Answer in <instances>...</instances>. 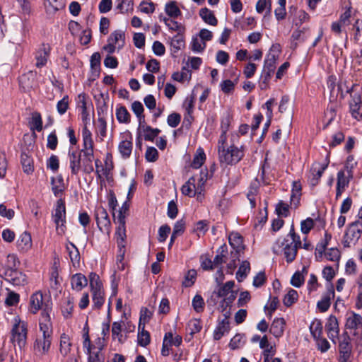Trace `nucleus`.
I'll list each match as a JSON object with an SVG mask.
<instances>
[{
    "instance_id": "nucleus-58",
    "label": "nucleus",
    "mask_w": 362,
    "mask_h": 362,
    "mask_svg": "<svg viewBox=\"0 0 362 362\" xmlns=\"http://www.w3.org/2000/svg\"><path fill=\"white\" fill-rule=\"evenodd\" d=\"M192 304L194 310L197 313H200L204 310V301L203 298L199 294L194 297Z\"/></svg>"
},
{
    "instance_id": "nucleus-7",
    "label": "nucleus",
    "mask_w": 362,
    "mask_h": 362,
    "mask_svg": "<svg viewBox=\"0 0 362 362\" xmlns=\"http://www.w3.org/2000/svg\"><path fill=\"white\" fill-rule=\"evenodd\" d=\"M88 277L92 292L93 306L95 309H99L105 301L103 284L99 276L95 273L91 272Z\"/></svg>"
},
{
    "instance_id": "nucleus-4",
    "label": "nucleus",
    "mask_w": 362,
    "mask_h": 362,
    "mask_svg": "<svg viewBox=\"0 0 362 362\" xmlns=\"http://www.w3.org/2000/svg\"><path fill=\"white\" fill-rule=\"evenodd\" d=\"M83 147L81 152L83 153V171L86 173H90L94 170L92 162L94 158L93 140L92 133L88 128V125L84 126L82 129Z\"/></svg>"
},
{
    "instance_id": "nucleus-18",
    "label": "nucleus",
    "mask_w": 362,
    "mask_h": 362,
    "mask_svg": "<svg viewBox=\"0 0 362 362\" xmlns=\"http://www.w3.org/2000/svg\"><path fill=\"white\" fill-rule=\"evenodd\" d=\"M68 158L71 173L76 175L79 173L81 167L83 168V165H81V151L69 150Z\"/></svg>"
},
{
    "instance_id": "nucleus-53",
    "label": "nucleus",
    "mask_w": 362,
    "mask_h": 362,
    "mask_svg": "<svg viewBox=\"0 0 362 362\" xmlns=\"http://www.w3.org/2000/svg\"><path fill=\"white\" fill-rule=\"evenodd\" d=\"M202 327V323L200 320L197 319H192L187 324V329L191 335L200 332Z\"/></svg>"
},
{
    "instance_id": "nucleus-56",
    "label": "nucleus",
    "mask_w": 362,
    "mask_h": 362,
    "mask_svg": "<svg viewBox=\"0 0 362 362\" xmlns=\"http://www.w3.org/2000/svg\"><path fill=\"white\" fill-rule=\"evenodd\" d=\"M319 286L320 284H318L317 276L315 274H311L307 282V289L309 293L316 291Z\"/></svg>"
},
{
    "instance_id": "nucleus-29",
    "label": "nucleus",
    "mask_w": 362,
    "mask_h": 362,
    "mask_svg": "<svg viewBox=\"0 0 362 362\" xmlns=\"http://www.w3.org/2000/svg\"><path fill=\"white\" fill-rule=\"evenodd\" d=\"M66 248L73 266L74 267H78L80 264V254L78 248L70 242L66 244Z\"/></svg>"
},
{
    "instance_id": "nucleus-50",
    "label": "nucleus",
    "mask_w": 362,
    "mask_h": 362,
    "mask_svg": "<svg viewBox=\"0 0 362 362\" xmlns=\"http://www.w3.org/2000/svg\"><path fill=\"white\" fill-rule=\"evenodd\" d=\"M112 335L114 339H117L119 342L123 343L124 339L122 334V325L119 322H114L112 325Z\"/></svg>"
},
{
    "instance_id": "nucleus-64",
    "label": "nucleus",
    "mask_w": 362,
    "mask_h": 362,
    "mask_svg": "<svg viewBox=\"0 0 362 362\" xmlns=\"http://www.w3.org/2000/svg\"><path fill=\"white\" fill-rule=\"evenodd\" d=\"M279 305V299L277 297L271 298L265 309L268 310L267 315L272 317V313L276 310Z\"/></svg>"
},
{
    "instance_id": "nucleus-12",
    "label": "nucleus",
    "mask_w": 362,
    "mask_h": 362,
    "mask_svg": "<svg viewBox=\"0 0 362 362\" xmlns=\"http://www.w3.org/2000/svg\"><path fill=\"white\" fill-rule=\"evenodd\" d=\"M354 86L355 85H353L351 89L346 90L347 93L351 94L349 111L354 118L360 120L362 118V101L361 94L354 92Z\"/></svg>"
},
{
    "instance_id": "nucleus-21",
    "label": "nucleus",
    "mask_w": 362,
    "mask_h": 362,
    "mask_svg": "<svg viewBox=\"0 0 362 362\" xmlns=\"http://www.w3.org/2000/svg\"><path fill=\"white\" fill-rule=\"evenodd\" d=\"M32 245V238L28 232L24 231L18 236L16 241V247L20 252H27L31 249Z\"/></svg>"
},
{
    "instance_id": "nucleus-17",
    "label": "nucleus",
    "mask_w": 362,
    "mask_h": 362,
    "mask_svg": "<svg viewBox=\"0 0 362 362\" xmlns=\"http://www.w3.org/2000/svg\"><path fill=\"white\" fill-rule=\"evenodd\" d=\"M334 297V290L332 284H328L327 291L325 292L320 300L317 303V309L322 312H326L330 307L331 300Z\"/></svg>"
},
{
    "instance_id": "nucleus-55",
    "label": "nucleus",
    "mask_w": 362,
    "mask_h": 362,
    "mask_svg": "<svg viewBox=\"0 0 362 362\" xmlns=\"http://www.w3.org/2000/svg\"><path fill=\"white\" fill-rule=\"evenodd\" d=\"M166 338H167V341L169 342L168 344H170V346H171L173 345L175 346H179L182 344V341L181 336H180L178 334L173 336L172 332L166 333L165 334L163 339H166Z\"/></svg>"
},
{
    "instance_id": "nucleus-28",
    "label": "nucleus",
    "mask_w": 362,
    "mask_h": 362,
    "mask_svg": "<svg viewBox=\"0 0 362 362\" xmlns=\"http://www.w3.org/2000/svg\"><path fill=\"white\" fill-rule=\"evenodd\" d=\"M52 189L56 197H60L64 191L65 187L62 175L53 177L51 179Z\"/></svg>"
},
{
    "instance_id": "nucleus-47",
    "label": "nucleus",
    "mask_w": 362,
    "mask_h": 362,
    "mask_svg": "<svg viewBox=\"0 0 362 362\" xmlns=\"http://www.w3.org/2000/svg\"><path fill=\"white\" fill-rule=\"evenodd\" d=\"M21 164L24 173L30 174L33 172L34 168L33 165V160L27 154L23 153L21 155Z\"/></svg>"
},
{
    "instance_id": "nucleus-14",
    "label": "nucleus",
    "mask_w": 362,
    "mask_h": 362,
    "mask_svg": "<svg viewBox=\"0 0 362 362\" xmlns=\"http://www.w3.org/2000/svg\"><path fill=\"white\" fill-rule=\"evenodd\" d=\"M48 309V315L50 316L52 308L43 301V296L40 291L34 293L30 298L29 310L33 314H36L40 310H42L41 313L45 309Z\"/></svg>"
},
{
    "instance_id": "nucleus-20",
    "label": "nucleus",
    "mask_w": 362,
    "mask_h": 362,
    "mask_svg": "<svg viewBox=\"0 0 362 362\" xmlns=\"http://www.w3.org/2000/svg\"><path fill=\"white\" fill-rule=\"evenodd\" d=\"M78 98V107L81 110V117L84 126L90 124V107L87 103V100L84 94H80Z\"/></svg>"
},
{
    "instance_id": "nucleus-13",
    "label": "nucleus",
    "mask_w": 362,
    "mask_h": 362,
    "mask_svg": "<svg viewBox=\"0 0 362 362\" xmlns=\"http://www.w3.org/2000/svg\"><path fill=\"white\" fill-rule=\"evenodd\" d=\"M0 276L6 281L14 286H23L27 283V278L24 273L17 269H5Z\"/></svg>"
},
{
    "instance_id": "nucleus-36",
    "label": "nucleus",
    "mask_w": 362,
    "mask_h": 362,
    "mask_svg": "<svg viewBox=\"0 0 362 362\" xmlns=\"http://www.w3.org/2000/svg\"><path fill=\"white\" fill-rule=\"evenodd\" d=\"M118 226L115 233L117 246H125L126 228L125 222H117Z\"/></svg>"
},
{
    "instance_id": "nucleus-23",
    "label": "nucleus",
    "mask_w": 362,
    "mask_h": 362,
    "mask_svg": "<svg viewBox=\"0 0 362 362\" xmlns=\"http://www.w3.org/2000/svg\"><path fill=\"white\" fill-rule=\"evenodd\" d=\"M339 353L343 362L349 360L351 351L350 338L348 335H343L339 341Z\"/></svg>"
},
{
    "instance_id": "nucleus-31",
    "label": "nucleus",
    "mask_w": 362,
    "mask_h": 362,
    "mask_svg": "<svg viewBox=\"0 0 362 362\" xmlns=\"http://www.w3.org/2000/svg\"><path fill=\"white\" fill-rule=\"evenodd\" d=\"M339 107V105L337 103H332L328 106L324 115V122L326 126L329 125L335 119Z\"/></svg>"
},
{
    "instance_id": "nucleus-15",
    "label": "nucleus",
    "mask_w": 362,
    "mask_h": 362,
    "mask_svg": "<svg viewBox=\"0 0 362 362\" xmlns=\"http://www.w3.org/2000/svg\"><path fill=\"white\" fill-rule=\"evenodd\" d=\"M133 137L129 132L121 134V140L118 144V151L124 159L130 157L133 149Z\"/></svg>"
},
{
    "instance_id": "nucleus-19",
    "label": "nucleus",
    "mask_w": 362,
    "mask_h": 362,
    "mask_svg": "<svg viewBox=\"0 0 362 362\" xmlns=\"http://www.w3.org/2000/svg\"><path fill=\"white\" fill-rule=\"evenodd\" d=\"M325 328L327 332L328 337L335 343L339 333V323L335 316L330 315L328 317Z\"/></svg>"
},
{
    "instance_id": "nucleus-1",
    "label": "nucleus",
    "mask_w": 362,
    "mask_h": 362,
    "mask_svg": "<svg viewBox=\"0 0 362 362\" xmlns=\"http://www.w3.org/2000/svg\"><path fill=\"white\" fill-rule=\"evenodd\" d=\"M48 311L47 308L44 310L39 319L40 331L42 335L36 338L33 345L34 351L38 356L47 354L52 343V324Z\"/></svg>"
},
{
    "instance_id": "nucleus-51",
    "label": "nucleus",
    "mask_w": 362,
    "mask_h": 362,
    "mask_svg": "<svg viewBox=\"0 0 362 362\" xmlns=\"http://www.w3.org/2000/svg\"><path fill=\"white\" fill-rule=\"evenodd\" d=\"M138 334V343L141 346H146L150 343V334L148 332L144 330V325H143L141 329L139 330Z\"/></svg>"
},
{
    "instance_id": "nucleus-10",
    "label": "nucleus",
    "mask_w": 362,
    "mask_h": 362,
    "mask_svg": "<svg viewBox=\"0 0 362 362\" xmlns=\"http://www.w3.org/2000/svg\"><path fill=\"white\" fill-rule=\"evenodd\" d=\"M95 218L99 230L109 235L111 228V222L106 209L102 206H98L95 211Z\"/></svg>"
},
{
    "instance_id": "nucleus-54",
    "label": "nucleus",
    "mask_w": 362,
    "mask_h": 362,
    "mask_svg": "<svg viewBox=\"0 0 362 362\" xmlns=\"http://www.w3.org/2000/svg\"><path fill=\"white\" fill-rule=\"evenodd\" d=\"M69 106V98L68 95H64L62 100L58 101L57 104V110L59 115H64L68 110Z\"/></svg>"
},
{
    "instance_id": "nucleus-38",
    "label": "nucleus",
    "mask_w": 362,
    "mask_h": 362,
    "mask_svg": "<svg viewBox=\"0 0 362 362\" xmlns=\"http://www.w3.org/2000/svg\"><path fill=\"white\" fill-rule=\"evenodd\" d=\"M275 61L276 58L274 54H269L265 59L263 71L267 74L266 79L269 78L272 73L274 72L275 69Z\"/></svg>"
},
{
    "instance_id": "nucleus-43",
    "label": "nucleus",
    "mask_w": 362,
    "mask_h": 362,
    "mask_svg": "<svg viewBox=\"0 0 362 362\" xmlns=\"http://www.w3.org/2000/svg\"><path fill=\"white\" fill-rule=\"evenodd\" d=\"M116 117L120 123H129L131 116L125 107L120 106L116 110Z\"/></svg>"
},
{
    "instance_id": "nucleus-45",
    "label": "nucleus",
    "mask_w": 362,
    "mask_h": 362,
    "mask_svg": "<svg viewBox=\"0 0 362 362\" xmlns=\"http://www.w3.org/2000/svg\"><path fill=\"white\" fill-rule=\"evenodd\" d=\"M71 344L69 336L63 334L60 338V353L63 356H66L71 351Z\"/></svg>"
},
{
    "instance_id": "nucleus-6",
    "label": "nucleus",
    "mask_w": 362,
    "mask_h": 362,
    "mask_svg": "<svg viewBox=\"0 0 362 362\" xmlns=\"http://www.w3.org/2000/svg\"><path fill=\"white\" fill-rule=\"evenodd\" d=\"M245 147L231 145L226 148H219L218 159L221 165H228L238 163L244 156Z\"/></svg>"
},
{
    "instance_id": "nucleus-2",
    "label": "nucleus",
    "mask_w": 362,
    "mask_h": 362,
    "mask_svg": "<svg viewBox=\"0 0 362 362\" xmlns=\"http://www.w3.org/2000/svg\"><path fill=\"white\" fill-rule=\"evenodd\" d=\"M301 247L300 237L295 233L292 225L287 237L278 239L273 250L275 253L283 252L286 262L291 263L295 259L298 249Z\"/></svg>"
},
{
    "instance_id": "nucleus-16",
    "label": "nucleus",
    "mask_w": 362,
    "mask_h": 362,
    "mask_svg": "<svg viewBox=\"0 0 362 362\" xmlns=\"http://www.w3.org/2000/svg\"><path fill=\"white\" fill-rule=\"evenodd\" d=\"M328 164L329 161L327 160L324 163H315L313 164L308 176L309 182L312 186H315L318 184L319 180L324 171L327 168Z\"/></svg>"
},
{
    "instance_id": "nucleus-8",
    "label": "nucleus",
    "mask_w": 362,
    "mask_h": 362,
    "mask_svg": "<svg viewBox=\"0 0 362 362\" xmlns=\"http://www.w3.org/2000/svg\"><path fill=\"white\" fill-rule=\"evenodd\" d=\"M52 217L56 225L57 234L64 235L66 230V208L62 199L57 200Z\"/></svg>"
},
{
    "instance_id": "nucleus-33",
    "label": "nucleus",
    "mask_w": 362,
    "mask_h": 362,
    "mask_svg": "<svg viewBox=\"0 0 362 362\" xmlns=\"http://www.w3.org/2000/svg\"><path fill=\"white\" fill-rule=\"evenodd\" d=\"M170 50L173 53L178 52L180 49L185 47V39L183 35L177 34L173 37L170 42Z\"/></svg>"
},
{
    "instance_id": "nucleus-49",
    "label": "nucleus",
    "mask_w": 362,
    "mask_h": 362,
    "mask_svg": "<svg viewBox=\"0 0 362 362\" xmlns=\"http://www.w3.org/2000/svg\"><path fill=\"white\" fill-rule=\"evenodd\" d=\"M250 270V265L249 262L243 261L240 264L238 271L236 273V278L238 281H243Z\"/></svg>"
},
{
    "instance_id": "nucleus-41",
    "label": "nucleus",
    "mask_w": 362,
    "mask_h": 362,
    "mask_svg": "<svg viewBox=\"0 0 362 362\" xmlns=\"http://www.w3.org/2000/svg\"><path fill=\"white\" fill-rule=\"evenodd\" d=\"M132 110L138 118L139 124L145 123V117L143 114L144 107L141 102L134 101L132 104Z\"/></svg>"
},
{
    "instance_id": "nucleus-3",
    "label": "nucleus",
    "mask_w": 362,
    "mask_h": 362,
    "mask_svg": "<svg viewBox=\"0 0 362 362\" xmlns=\"http://www.w3.org/2000/svg\"><path fill=\"white\" fill-rule=\"evenodd\" d=\"M28 325L18 316L13 317L12 320V328L11 330L10 341L16 349L22 350L27 344Z\"/></svg>"
},
{
    "instance_id": "nucleus-59",
    "label": "nucleus",
    "mask_w": 362,
    "mask_h": 362,
    "mask_svg": "<svg viewBox=\"0 0 362 362\" xmlns=\"http://www.w3.org/2000/svg\"><path fill=\"white\" fill-rule=\"evenodd\" d=\"M325 257L332 262H337L340 258V252L337 248H329L325 253Z\"/></svg>"
},
{
    "instance_id": "nucleus-34",
    "label": "nucleus",
    "mask_w": 362,
    "mask_h": 362,
    "mask_svg": "<svg viewBox=\"0 0 362 362\" xmlns=\"http://www.w3.org/2000/svg\"><path fill=\"white\" fill-rule=\"evenodd\" d=\"M124 32L122 30H115L110 35L108 42H112L117 47V49H120L124 44Z\"/></svg>"
},
{
    "instance_id": "nucleus-9",
    "label": "nucleus",
    "mask_w": 362,
    "mask_h": 362,
    "mask_svg": "<svg viewBox=\"0 0 362 362\" xmlns=\"http://www.w3.org/2000/svg\"><path fill=\"white\" fill-rule=\"evenodd\" d=\"M362 232V221L357 220L351 223L344 235V246L349 247L360 238Z\"/></svg>"
},
{
    "instance_id": "nucleus-30",
    "label": "nucleus",
    "mask_w": 362,
    "mask_h": 362,
    "mask_svg": "<svg viewBox=\"0 0 362 362\" xmlns=\"http://www.w3.org/2000/svg\"><path fill=\"white\" fill-rule=\"evenodd\" d=\"M308 271V267L304 266L301 271H298L294 273L291 279V284L296 287H300L305 281V276L307 275Z\"/></svg>"
},
{
    "instance_id": "nucleus-25",
    "label": "nucleus",
    "mask_w": 362,
    "mask_h": 362,
    "mask_svg": "<svg viewBox=\"0 0 362 362\" xmlns=\"http://www.w3.org/2000/svg\"><path fill=\"white\" fill-rule=\"evenodd\" d=\"M286 321L282 317L275 318L270 327L269 332L276 337H281L284 332Z\"/></svg>"
},
{
    "instance_id": "nucleus-35",
    "label": "nucleus",
    "mask_w": 362,
    "mask_h": 362,
    "mask_svg": "<svg viewBox=\"0 0 362 362\" xmlns=\"http://www.w3.org/2000/svg\"><path fill=\"white\" fill-rule=\"evenodd\" d=\"M229 243L237 252L243 250V241L242 236L238 233H231L229 235Z\"/></svg>"
},
{
    "instance_id": "nucleus-37",
    "label": "nucleus",
    "mask_w": 362,
    "mask_h": 362,
    "mask_svg": "<svg viewBox=\"0 0 362 362\" xmlns=\"http://www.w3.org/2000/svg\"><path fill=\"white\" fill-rule=\"evenodd\" d=\"M199 15L203 21L211 25H216L218 21L213 12L207 8H202L199 11Z\"/></svg>"
},
{
    "instance_id": "nucleus-57",
    "label": "nucleus",
    "mask_w": 362,
    "mask_h": 362,
    "mask_svg": "<svg viewBox=\"0 0 362 362\" xmlns=\"http://www.w3.org/2000/svg\"><path fill=\"white\" fill-rule=\"evenodd\" d=\"M197 278V271L194 269H190L187 273L185 280L183 281V285L185 287L192 286L195 282Z\"/></svg>"
},
{
    "instance_id": "nucleus-32",
    "label": "nucleus",
    "mask_w": 362,
    "mask_h": 362,
    "mask_svg": "<svg viewBox=\"0 0 362 362\" xmlns=\"http://www.w3.org/2000/svg\"><path fill=\"white\" fill-rule=\"evenodd\" d=\"M206 160V154L202 147H199L194 155L193 160L191 163V167L194 169H198L202 167Z\"/></svg>"
},
{
    "instance_id": "nucleus-61",
    "label": "nucleus",
    "mask_w": 362,
    "mask_h": 362,
    "mask_svg": "<svg viewBox=\"0 0 362 362\" xmlns=\"http://www.w3.org/2000/svg\"><path fill=\"white\" fill-rule=\"evenodd\" d=\"M315 223L313 218H307L300 223V230L303 234H308L314 227Z\"/></svg>"
},
{
    "instance_id": "nucleus-46",
    "label": "nucleus",
    "mask_w": 362,
    "mask_h": 362,
    "mask_svg": "<svg viewBox=\"0 0 362 362\" xmlns=\"http://www.w3.org/2000/svg\"><path fill=\"white\" fill-rule=\"evenodd\" d=\"M310 331L313 337L316 339L322 336V324L320 320H313L310 325Z\"/></svg>"
},
{
    "instance_id": "nucleus-63",
    "label": "nucleus",
    "mask_w": 362,
    "mask_h": 362,
    "mask_svg": "<svg viewBox=\"0 0 362 362\" xmlns=\"http://www.w3.org/2000/svg\"><path fill=\"white\" fill-rule=\"evenodd\" d=\"M220 88L224 93L228 94L234 90L235 83L229 79L224 80L220 83Z\"/></svg>"
},
{
    "instance_id": "nucleus-52",
    "label": "nucleus",
    "mask_w": 362,
    "mask_h": 362,
    "mask_svg": "<svg viewBox=\"0 0 362 362\" xmlns=\"http://www.w3.org/2000/svg\"><path fill=\"white\" fill-rule=\"evenodd\" d=\"M190 46L193 52H201L205 49L206 42H203V40H201L198 37H193Z\"/></svg>"
},
{
    "instance_id": "nucleus-44",
    "label": "nucleus",
    "mask_w": 362,
    "mask_h": 362,
    "mask_svg": "<svg viewBox=\"0 0 362 362\" xmlns=\"http://www.w3.org/2000/svg\"><path fill=\"white\" fill-rule=\"evenodd\" d=\"M165 11L170 18H177L181 15V11L175 1L166 4Z\"/></svg>"
},
{
    "instance_id": "nucleus-11",
    "label": "nucleus",
    "mask_w": 362,
    "mask_h": 362,
    "mask_svg": "<svg viewBox=\"0 0 362 362\" xmlns=\"http://www.w3.org/2000/svg\"><path fill=\"white\" fill-rule=\"evenodd\" d=\"M346 329L357 337L362 334V316L354 312L347 314L345 324Z\"/></svg>"
},
{
    "instance_id": "nucleus-22",
    "label": "nucleus",
    "mask_w": 362,
    "mask_h": 362,
    "mask_svg": "<svg viewBox=\"0 0 362 362\" xmlns=\"http://www.w3.org/2000/svg\"><path fill=\"white\" fill-rule=\"evenodd\" d=\"M51 48L49 45H42L35 53V65L38 68H41L47 64L49 57Z\"/></svg>"
},
{
    "instance_id": "nucleus-39",
    "label": "nucleus",
    "mask_w": 362,
    "mask_h": 362,
    "mask_svg": "<svg viewBox=\"0 0 362 362\" xmlns=\"http://www.w3.org/2000/svg\"><path fill=\"white\" fill-rule=\"evenodd\" d=\"M33 73L32 71L23 74L19 78L20 86L25 90H28L32 88L33 85Z\"/></svg>"
},
{
    "instance_id": "nucleus-40",
    "label": "nucleus",
    "mask_w": 362,
    "mask_h": 362,
    "mask_svg": "<svg viewBox=\"0 0 362 362\" xmlns=\"http://www.w3.org/2000/svg\"><path fill=\"white\" fill-rule=\"evenodd\" d=\"M30 129L41 132L42 129V120L40 114L37 112H34L31 115V120L30 122Z\"/></svg>"
},
{
    "instance_id": "nucleus-27",
    "label": "nucleus",
    "mask_w": 362,
    "mask_h": 362,
    "mask_svg": "<svg viewBox=\"0 0 362 362\" xmlns=\"http://www.w3.org/2000/svg\"><path fill=\"white\" fill-rule=\"evenodd\" d=\"M87 284L86 277L81 273L75 274L71 278V288L76 291H81Z\"/></svg>"
},
{
    "instance_id": "nucleus-60",
    "label": "nucleus",
    "mask_w": 362,
    "mask_h": 362,
    "mask_svg": "<svg viewBox=\"0 0 362 362\" xmlns=\"http://www.w3.org/2000/svg\"><path fill=\"white\" fill-rule=\"evenodd\" d=\"M20 264V261L15 254H9L7 256L6 267L5 269H17Z\"/></svg>"
},
{
    "instance_id": "nucleus-24",
    "label": "nucleus",
    "mask_w": 362,
    "mask_h": 362,
    "mask_svg": "<svg viewBox=\"0 0 362 362\" xmlns=\"http://www.w3.org/2000/svg\"><path fill=\"white\" fill-rule=\"evenodd\" d=\"M138 131L140 134H142L145 140L151 141H153L160 132L159 129H153L150 126L146 125L145 123L139 124Z\"/></svg>"
},
{
    "instance_id": "nucleus-5",
    "label": "nucleus",
    "mask_w": 362,
    "mask_h": 362,
    "mask_svg": "<svg viewBox=\"0 0 362 362\" xmlns=\"http://www.w3.org/2000/svg\"><path fill=\"white\" fill-rule=\"evenodd\" d=\"M207 177V169L202 170L199 175L191 177L188 181L182 185L181 188L182 193L189 197H193L197 194H201L204 189Z\"/></svg>"
},
{
    "instance_id": "nucleus-62",
    "label": "nucleus",
    "mask_w": 362,
    "mask_h": 362,
    "mask_svg": "<svg viewBox=\"0 0 362 362\" xmlns=\"http://www.w3.org/2000/svg\"><path fill=\"white\" fill-rule=\"evenodd\" d=\"M118 251H117V255L116 257V262L118 266V268L119 269H124V258L126 252L125 246H117Z\"/></svg>"
},
{
    "instance_id": "nucleus-42",
    "label": "nucleus",
    "mask_w": 362,
    "mask_h": 362,
    "mask_svg": "<svg viewBox=\"0 0 362 362\" xmlns=\"http://www.w3.org/2000/svg\"><path fill=\"white\" fill-rule=\"evenodd\" d=\"M229 331V323L228 321H223L219 324L214 332V339L219 340L226 333Z\"/></svg>"
},
{
    "instance_id": "nucleus-48",
    "label": "nucleus",
    "mask_w": 362,
    "mask_h": 362,
    "mask_svg": "<svg viewBox=\"0 0 362 362\" xmlns=\"http://www.w3.org/2000/svg\"><path fill=\"white\" fill-rule=\"evenodd\" d=\"M298 298V292L290 288L288 293L285 295L283 303L284 305L289 307L293 305Z\"/></svg>"
},
{
    "instance_id": "nucleus-26",
    "label": "nucleus",
    "mask_w": 362,
    "mask_h": 362,
    "mask_svg": "<svg viewBox=\"0 0 362 362\" xmlns=\"http://www.w3.org/2000/svg\"><path fill=\"white\" fill-rule=\"evenodd\" d=\"M349 183V178L345 175L344 171L340 170L337 173L336 198L338 199L344 192Z\"/></svg>"
}]
</instances>
